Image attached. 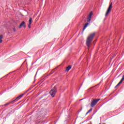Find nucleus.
<instances>
[{"mask_svg":"<svg viewBox=\"0 0 124 124\" xmlns=\"http://www.w3.org/2000/svg\"><path fill=\"white\" fill-rule=\"evenodd\" d=\"M112 5H113V3H112V2L110 3V4L107 10V11L106 13V15H105L106 17L107 16V15H108L110 13V12H111V10H112Z\"/></svg>","mask_w":124,"mask_h":124,"instance_id":"nucleus-4","label":"nucleus"},{"mask_svg":"<svg viewBox=\"0 0 124 124\" xmlns=\"http://www.w3.org/2000/svg\"><path fill=\"white\" fill-rule=\"evenodd\" d=\"M57 88L56 87H54L52 89H51L50 92L49 93L52 96V97H54L55 95H56V93H57Z\"/></svg>","mask_w":124,"mask_h":124,"instance_id":"nucleus-2","label":"nucleus"},{"mask_svg":"<svg viewBox=\"0 0 124 124\" xmlns=\"http://www.w3.org/2000/svg\"><path fill=\"white\" fill-rule=\"evenodd\" d=\"M92 111H93V108H91L88 112L90 113V112H92Z\"/></svg>","mask_w":124,"mask_h":124,"instance_id":"nucleus-14","label":"nucleus"},{"mask_svg":"<svg viewBox=\"0 0 124 124\" xmlns=\"http://www.w3.org/2000/svg\"><path fill=\"white\" fill-rule=\"evenodd\" d=\"M100 84V83L98 84H97V86L99 85Z\"/></svg>","mask_w":124,"mask_h":124,"instance_id":"nucleus-21","label":"nucleus"},{"mask_svg":"<svg viewBox=\"0 0 124 124\" xmlns=\"http://www.w3.org/2000/svg\"><path fill=\"white\" fill-rule=\"evenodd\" d=\"M87 114H89L88 111H87V112H86V115H87Z\"/></svg>","mask_w":124,"mask_h":124,"instance_id":"nucleus-19","label":"nucleus"},{"mask_svg":"<svg viewBox=\"0 0 124 124\" xmlns=\"http://www.w3.org/2000/svg\"><path fill=\"white\" fill-rule=\"evenodd\" d=\"M92 16H93V12H91L88 16V17L87 18V22H91V20H92Z\"/></svg>","mask_w":124,"mask_h":124,"instance_id":"nucleus-6","label":"nucleus"},{"mask_svg":"<svg viewBox=\"0 0 124 124\" xmlns=\"http://www.w3.org/2000/svg\"><path fill=\"white\" fill-rule=\"evenodd\" d=\"M2 42V39L0 40V43H1Z\"/></svg>","mask_w":124,"mask_h":124,"instance_id":"nucleus-18","label":"nucleus"},{"mask_svg":"<svg viewBox=\"0 0 124 124\" xmlns=\"http://www.w3.org/2000/svg\"><path fill=\"white\" fill-rule=\"evenodd\" d=\"M97 102L95 100V99H93V100H92L91 101V107H94L96 104H97Z\"/></svg>","mask_w":124,"mask_h":124,"instance_id":"nucleus-5","label":"nucleus"},{"mask_svg":"<svg viewBox=\"0 0 124 124\" xmlns=\"http://www.w3.org/2000/svg\"><path fill=\"white\" fill-rule=\"evenodd\" d=\"M24 95H25V93L21 94L19 96H17L15 100L11 101V102H13V103H15V102L18 101L19 99H21V98H22V97H23Z\"/></svg>","mask_w":124,"mask_h":124,"instance_id":"nucleus-3","label":"nucleus"},{"mask_svg":"<svg viewBox=\"0 0 124 124\" xmlns=\"http://www.w3.org/2000/svg\"><path fill=\"white\" fill-rule=\"evenodd\" d=\"M22 27H23V28H26V23L25 22V21H23L20 25H19V29H21V28H22Z\"/></svg>","mask_w":124,"mask_h":124,"instance_id":"nucleus-7","label":"nucleus"},{"mask_svg":"<svg viewBox=\"0 0 124 124\" xmlns=\"http://www.w3.org/2000/svg\"><path fill=\"white\" fill-rule=\"evenodd\" d=\"M11 103H14L11 102H11H10L7 103V104H4V105H2V106H2V107H3V106H7V105H10V104H11ZM0 107H1V106H0Z\"/></svg>","mask_w":124,"mask_h":124,"instance_id":"nucleus-8","label":"nucleus"},{"mask_svg":"<svg viewBox=\"0 0 124 124\" xmlns=\"http://www.w3.org/2000/svg\"><path fill=\"white\" fill-rule=\"evenodd\" d=\"M31 23H32V18L30 17L29 19V24L31 25Z\"/></svg>","mask_w":124,"mask_h":124,"instance_id":"nucleus-11","label":"nucleus"},{"mask_svg":"<svg viewBox=\"0 0 124 124\" xmlns=\"http://www.w3.org/2000/svg\"><path fill=\"white\" fill-rule=\"evenodd\" d=\"M13 31H15V32H16V28H14Z\"/></svg>","mask_w":124,"mask_h":124,"instance_id":"nucleus-16","label":"nucleus"},{"mask_svg":"<svg viewBox=\"0 0 124 124\" xmlns=\"http://www.w3.org/2000/svg\"><path fill=\"white\" fill-rule=\"evenodd\" d=\"M71 69V66L69 65L66 68V71H69V70Z\"/></svg>","mask_w":124,"mask_h":124,"instance_id":"nucleus-9","label":"nucleus"},{"mask_svg":"<svg viewBox=\"0 0 124 124\" xmlns=\"http://www.w3.org/2000/svg\"><path fill=\"white\" fill-rule=\"evenodd\" d=\"M31 25H30V24H29V25H28V28H29V29H31Z\"/></svg>","mask_w":124,"mask_h":124,"instance_id":"nucleus-17","label":"nucleus"},{"mask_svg":"<svg viewBox=\"0 0 124 124\" xmlns=\"http://www.w3.org/2000/svg\"><path fill=\"white\" fill-rule=\"evenodd\" d=\"M81 100H82V99H81V100H80V101H81Z\"/></svg>","mask_w":124,"mask_h":124,"instance_id":"nucleus-22","label":"nucleus"},{"mask_svg":"<svg viewBox=\"0 0 124 124\" xmlns=\"http://www.w3.org/2000/svg\"><path fill=\"white\" fill-rule=\"evenodd\" d=\"M99 100H100V99H95V101L97 102V103L99 101Z\"/></svg>","mask_w":124,"mask_h":124,"instance_id":"nucleus-15","label":"nucleus"},{"mask_svg":"<svg viewBox=\"0 0 124 124\" xmlns=\"http://www.w3.org/2000/svg\"><path fill=\"white\" fill-rule=\"evenodd\" d=\"M2 38H3V36H2V35H0V40L2 39Z\"/></svg>","mask_w":124,"mask_h":124,"instance_id":"nucleus-13","label":"nucleus"},{"mask_svg":"<svg viewBox=\"0 0 124 124\" xmlns=\"http://www.w3.org/2000/svg\"><path fill=\"white\" fill-rule=\"evenodd\" d=\"M88 25H89V23H87L85 25V26H84V27L83 28V31H85V30H86V29L87 28V27H88Z\"/></svg>","mask_w":124,"mask_h":124,"instance_id":"nucleus-10","label":"nucleus"},{"mask_svg":"<svg viewBox=\"0 0 124 124\" xmlns=\"http://www.w3.org/2000/svg\"><path fill=\"white\" fill-rule=\"evenodd\" d=\"M122 83H123V81L120 80L119 83L115 86V88H117V87H118V86H120V85H121V84H122Z\"/></svg>","mask_w":124,"mask_h":124,"instance_id":"nucleus-12","label":"nucleus"},{"mask_svg":"<svg viewBox=\"0 0 124 124\" xmlns=\"http://www.w3.org/2000/svg\"><path fill=\"white\" fill-rule=\"evenodd\" d=\"M99 124H101V123H100ZM105 124V123H103V124Z\"/></svg>","mask_w":124,"mask_h":124,"instance_id":"nucleus-20","label":"nucleus"},{"mask_svg":"<svg viewBox=\"0 0 124 124\" xmlns=\"http://www.w3.org/2000/svg\"><path fill=\"white\" fill-rule=\"evenodd\" d=\"M94 35H95V32H93L88 37L86 40V46L90 48L92 46V42H93V37H94Z\"/></svg>","mask_w":124,"mask_h":124,"instance_id":"nucleus-1","label":"nucleus"}]
</instances>
